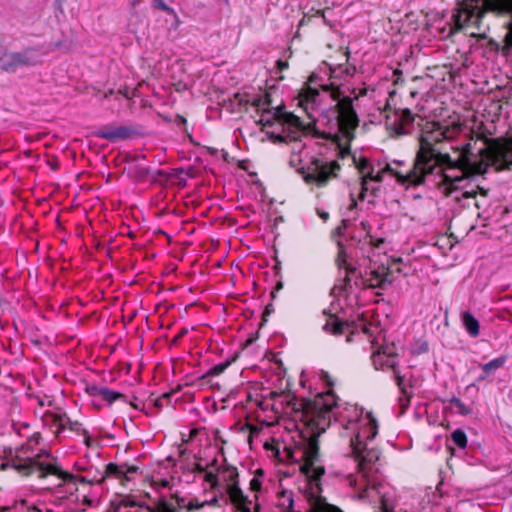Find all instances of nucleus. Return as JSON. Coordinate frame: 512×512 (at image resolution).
Masks as SVG:
<instances>
[{"label": "nucleus", "instance_id": "4", "mask_svg": "<svg viewBox=\"0 0 512 512\" xmlns=\"http://www.w3.org/2000/svg\"><path fill=\"white\" fill-rule=\"evenodd\" d=\"M487 12L512 13V0H462L453 12L451 32L465 30L472 37L486 38L482 21Z\"/></svg>", "mask_w": 512, "mask_h": 512}, {"label": "nucleus", "instance_id": "48", "mask_svg": "<svg viewBox=\"0 0 512 512\" xmlns=\"http://www.w3.org/2000/svg\"><path fill=\"white\" fill-rule=\"evenodd\" d=\"M262 488V481L258 477H253L249 483V489L253 492H259Z\"/></svg>", "mask_w": 512, "mask_h": 512}, {"label": "nucleus", "instance_id": "20", "mask_svg": "<svg viewBox=\"0 0 512 512\" xmlns=\"http://www.w3.org/2000/svg\"><path fill=\"white\" fill-rule=\"evenodd\" d=\"M65 416L66 413L58 414L47 411L44 413L42 420L45 425L49 426L50 428H55L54 433L56 436H58L61 432L64 431Z\"/></svg>", "mask_w": 512, "mask_h": 512}, {"label": "nucleus", "instance_id": "61", "mask_svg": "<svg viewBox=\"0 0 512 512\" xmlns=\"http://www.w3.org/2000/svg\"><path fill=\"white\" fill-rule=\"evenodd\" d=\"M276 66L277 68L280 70V71H283L285 69H287L289 67V64L287 61H283V60H278L276 62Z\"/></svg>", "mask_w": 512, "mask_h": 512}, {"label": "nucleus", "instance_id": "42", "mask_svg": "<svg viewBox=\"0 0 512 512\" xmlns=\"http://www.w3.org/2000/svg\"><path fill=\"white\" fill-rule=\"evenodd\" d=\"M268 138L271 142L278 144V143H288L289 139L285 133L283 134H275V133H269Z\"/></svg>", "mask_w": 512, "mask_h": 512}, {"label": "nucleus", "instance_id": "2", "mask_svg": "<svg viewBox=\"0 0 512 512\" xmlns=\"http://www.w3.org/2000/svg\"><path fill=\"white\" fill-rule=\"evenodd\" d=\"M271 395L283 397L287 407L303 423L301 435L306 443L302 454L303 463L299 470L306 478L307 487H314L317 492H323L321 478L325 474V467L316 465L320 458L319 437L331 425L333 409L338 406V397L332 392L319 393L313 399L276 392Z\"/></svg>", "mask_w": 512, "mask_h": 512}, {"label": "nucleus", "instance_id": "55", "mask_svg": "<svg viewBox=\"0 0 512 512\" xmlns=\"http://www.w3.org/2000/svg\"><path fill=\"white\" fill-rule=\"evenodd\" d=\"M172 498L175 499L177 507L179 510H184L185 499L183 497L178 496L177 494L172 495Z\"/></svg>", "mask_w": 512, "mask_h": 512}, {"label": "nucleus", "instance_id": "17", "mask_svg": "<svg viewBox=\"0 0 512 512\" xmlns=\"http://www.w3.org/2000/svg\"><path fill=\"white\" fill-rule=\"evenodd\" d=\"M325 319V324L323 325V330L331 334L333 336H341L345 334L346 331H349L351 325L348 321L340 319L337 315L323 311Z\"/></svg>", "mask_w": 512, "mask_h": 512}, {"label": "nucleus", "instance_id": "10", "mask_svg": "<svg viewBox=\"0 0 512 512\" xmlns=\"http://www.w3.org/2000/svg\"><path fill=\"white\" fill-rule=\"evenodd\" d=\"M381 170L383 174L389 173L399 185L406 189L423 185L427 177L422 168L417 167L415 159L412 168L405 173L395 169L391 163H387Z\"/></svg>", "mask_w": 512, "mask_h": 512}, {"label": "nucleus", "instance_id": "27", "mask_svg": "<svg viewBox=\"0 0 512 512\" xmlns=\"http://www.w3.org/2000/svg\"><path fill=\"white\" fill-rule=\"evenodd\" d=\"M394 115L405 125L413 124L416 117L409 108L394 109Z\"/></svg>", "mask_w": 512, "mask_h": 512}, {"label": "nucleus", "instance_id": "63", "mask_svg": "<svg viewBox=\"0 0 512 512\" xmlns=\"http://www.w3.org/2000/svg\"><path fill=\"white\" fill-rule=\"evenodd\" d=\"M205 471H206V467L202 466L199 463L195 464V466L191 470L192 473H203Z\"/></svg>", "mask_w": 512, "mask_h": 512}, {"label": "nucleus", "instance_id": "18", "mask_svg": "<svg viewBox=\"0 0 512 512\" xmlns=\"http://www.w3.org/2000/svg\"><path fill=\"white\" fill-rule=\"evenodd\" d=\"M508 360L507 355H501L497 358L492 359L491 361L479 364V367L482 370V374L478 376L477 381L483 382L487 377L494 374L496 370L505 366Z\"/></svg>", "mask_w": 512, "mask_h": 512}, {"label": "nucleus", "instance_id": "62", "mask_svg": "<svg viewBox=\"0 0 512 512\" xmlns=\"http://www.w3.org/2000/svg\"><path fill=\"white\" fill-rule=\"evenodd\" d=\"M356 72V67L355 66H347L344 70H343V73L346 75V76H353Z\"/></svg>", "mask_w": 512, "mask_h": 512}, {"label": "nucleus", "instance_id": "33", "mask_svg": "<svg viewBox=\"0 0 512 512\" xmlns=\"http://www.w3.org/2000/svg\"><path fill=\"white\" fill-rule=\"evenodd\" d=\"M210 504L207 500L199 501L198 498H192L189 502L184 506L185 512H194L195 510H199Z\"/></svg>", "mask_w": 512, "mask_h": 512}, {"label": "nucleus", "instance_id": "64", "mask_svg": "<svg viewBox=\"0 0 512 512\" xmlns=\"http://www.w3.org/2000/svg\"><path fill=\"white\" fill-rule=\"evenodd\" d=\"M505 43L512 47V26L510 27V31L505 36Z\"/></svg>", "mask_w": 512, "mask_h": 512}, {"label": "nucleus", "instance_id": "16", "mask_svg": "<svg viewBox=\"0 0 512 512\" xmlns=\"http://www.w3.org/2000/svg\"><path fill=\"white\" fill-rule=\"evenodd\" d=\"M135 134V131L130 126L110 127L106 126L98 130L95 135L99 138L114 142L121 139H129Z\"/></svg>", "mask_w": 512, "mask_h": 512}, {"label": "nucleus", "instance_id": "28", "mask_svg": "<svg viewBox=\"0 0 512 512\" xmlns=\"http://www.w3.org/2000/svg\"><path fill=\"white\" fill-rule=\"evenodd\" d=\"M337 246H338V253H337L335 263H336L338 269L341 271L344 267H347L351 264L347 261V253H346V249H345L343 243L339 241L337 243Z\"/></svg>", "mask_w": 512, "mask_h": 512}, {"label": "nucleus", "instance_id": "51", "mask_svg": "<svg viewBox=\"0 0 512 512\" xmlns=\"http://www.w3.org/2000/svg\"><path fill=\"white\" fill-rule=\"evenodd\" d=\"M244 428L248 429L250 438H254L255 436H258L261 429L258 426L252 425V424H245Z\"/></svg>", "mask_w": 512, "mask_h": 512}, {"label": "nucleus", "instance_id": "38", "mask_svg": "<svg viewBox=\"0 0 512 512\" xmlns=\"http://www.w3.org/2000/svg\"><path fill=\"white\" fill-rule=\"evenodd\" d=\"M413 397V393L411 391H407L406 394H401L398 398V403L401 409V413H404L408 407L410 406L411 399Z\"/></svg>", "mask_w": 512, "mask_h": 512}, {"label": "nucleus", "instance_id": "25", "mask_svg": "<svg viewBox=\"0 0 512 512\" xmlns=\"http://www.w3.org/2000/svg\"><path fill=\"white\" fill-rule=\"evenodd\" d=\"M387 129L390 132V135L393 137H401L408 134L406 129V125L402 123L399 119H396L393 123L386 122Z\"/></svg>", "mask_w": 512, "mask_h": 512}, {"label": "nucleus", "instance_id": "50", "mask_svg": "<svg viewBox=\"0 0 512 512\" xmlns=\"http://www.w3.org/2000/svg\"><path fill=\"white\" fill-rule=\"evenodd\" d=\"M228 481H229V484L239 483V473H238L237 468L232 467L230 469V474H229V477H228Z\"/></svg>", "mask_w": 512, "mask_h": 512}, {"label": "nucleus", "instance_id": "39", "mask_svg": "<svg viewBox=\"0 0 512 512\" xmlns=\"http://www.w3.org/2000/svg\"><path fill=\"white\" fill-rule=\"evenodd\" d=\"M260 113V119L257 121L258 125H261L262 128L264 127H272L277 120L275 119V116L272 114V117H266L267 114H271L272 112H259Z\"/></svg>", "mask_w": 512, "mask_h": 512}, {"label": "nucleus", "instance_id": "40", "mask_svg": "<svg viewBox=\"0 0 512 512\" xmlns=\"http://www.w3.org/2000/svg\"><path fill=\"white\" fill-rule=\"evenodd\" d=\"M393 374H394L395 383L400 391V394H406V392L409 390L407 388V385L404 382V376L401 375L399 369L395 370L393 372Z\"/></svg>", "mask_w": 512, "mask_h": 512}, {"label": "nucleus", "instance_id": "41", "mask_svg": "<svg viewBox=\"0 0 512 512\" xmlns=\"http://www.w3.org/2000/svg\"><path fill=\"white\" fill-rule=\"evenodd\" d=\"M353 161L359 173L364 174L366 169L369 167V160L366 157H361L359 160L353 157Z\"/></svg>", "mask_w": 512, "mask_h": 512}, {"label": "nucleus", "instance_id": "32", "mask_svg": "<svg viewBox=\"0 0 512 512\" xmlns=\"http://www.w3.org/2000/svg\"><path fill=\"white\" fill-rule=\"evenodd\" d=\"M73 478L72 480H62L64 483H73V484H76L77 482L81 483V484H88V485H94V484H102L103 482H99V478L97 477H92V478H88L86 476H76L74 474H72Z\"/></svg>", "mask_w": 512, "mask_h": 512}, {"label": "nucleus", "instance_id": "15", "mask_svg": "<svg viewBox=\"0 0 512 512\" xmlns=\"http://www.w3.org/2000/svg\"><path fill=\"white\" fill-rule=\"evenodd\" d=\"M394 347H380L372 355V362L377 370L391 369L393 372L398 369L397 354Z\"/></svg>", "mask_w": 512, "mask_h": 512}, {"label": "nucleus", "instance_id": "54", "mask_svg": "<svg viewBox=\"0 0 512 512\" xmlns=\"http://www.w3.org/2000/svg\"><path fill=\"white\" fill-rule=\"evenodd\" d=\"M384 243V239L383 238H377V239H374L372 235H369V244L376 247V248H379L381 247V245Z\"/></svg>", "mask_w": 512, "mask_h": 512}, {"label": "nucleus", "instance_id": "47", "mask_svg": "<svg viewBox=\"0 0 512 512\" xmlns=\"http://www.w3.org/2000/svg\"><path fill=\"white\" fill-rule=\"evenodd\" d=\"M153 512H177L176 509L165 501L160 502Z\"/></svg>", "mask_w": 512, "mask_h": 512}, {"label": "nucleus", "instance_id": "7", "mask_svg": "<svg viewBox=\"0 0 512 512\" xmlns=\"http://www.w3.org/2000/svg\"><path fill=\"white\" fill-rule=\"evenodd\" d=\"M342 166L337 160L326 161L320 158H313L306 167H302L298 172L308 185H315L323 188L333 179L339 177Z\"/></svg>", "mask_w": 512, "mask_h": 512}, {"label": "nucleus", "instance_id": "52", "mask_svg": "<svg viewBox=\"0 0 512 512\" xmlns=\"http://www.w3.org/2000/svg\"><path fill=\"white\" fill-rule=\"evenodd\" d=\"M368 181H374V173L373 171L364 174L361 178V186H368Z\"/></svg>", "mask_w": 512, "mask_h": 512}, {"label": "nucleus", "instance_id": "11", "mask_svg": "<svg viewBox=\"0 0 512 512\" xmlns=\"http://www.w3.org/2000/svg\"><path fill=\"white\" fill-rule=\"evenodd\" d=\"M226 493L229 497L232 505L240 512H259L260 505L258 503V495L254 496L256 501L254 511L250 509V505L252 504V500H250L240 488L239 483L228 484L226 488Z\"/></svg>", "mask_w": 512, "mask_h": 512}, {"label": "nucleus", "instance_id": "53", "mask_svg": "<svg viewBox=\"0 0 512 512\" xmlns=\"http://www.w3.org/2000/svg\"><path fill=\"white\" fill-rule=\"evenodd\" d=\"M153 2L154 6L161 11L168 12L171 10L170 7H168L163 0H153Z\"/></svg>", "mask_w": 512, "mask_h": 512}, {"label": "nucleus", "instance_id": "30", "mask_svg": "<svg viewBox=\"0 0 512 512\" xmlns=\"http://www.w3.org/2000/svg\"><path fill=\"white\" fill-rule=\"evenodd\" d=\"M451 439L457 447H459L461 449L466 448L467 436L463 430H461V429L454 430L451 434Z\"/></svg>", "mask_w": 512, "mask_h": 512}, {"label": "nucleus", "instance_id": "34", "mask_svg": "<svg viewBox=\"0 0 512 512\" xmlns=\"http://www.w3.org/2000/svg\"><path fill=\"white\" fill-rule=\"evenodd\" d=\"M449 402L456 408L458 414L467 416L471 413V409L468 408L461 399L452 397Z\"/></svg>", "mask_w": 512, "mask_h": 512}, {"label": "nucleus", "instance_id": "23", "mask_svg": "<svg viewBox=\"0 0 512 512\" xmlns=\"http://www.w3.org/2000/svg\"><path fill=\"white\" fill-rule=\"evenodd\" d=\"M234 361V359L226 360L224 362L218 363L212 366L206 373L197 378V382L200 384L208 383V380L211 377H216L221 375Z\"/></svg>", "mask_w": 512, "mask_h": 512}, {"label": "nucleus", "instance_id": "12", "mask_svg": "<svg viewBox=\"0 0 512 512\" xmlns=\"http://www.w3.org/2000/svg\"><path fill=\"white\" fill-rule=\"evenodd\" d=\"M33 62L25 52H4L0 57V69L4 72L13 73L18 68L32 65Z\"/></svg>", "mask_w": 512, "mask_h": 512}, {"label": "nucleus", "instance_id": "46", "mask_svg": "<svg viewBox=\"0 0 512 512\" xmlns=\"http://www.w3.org/2000/svg\"><path fill=\"white\" fill-rule=\"evenodd\" d=\"M337 144V147H338V156L342 159H344L345 157H347L348 155H350L351 153V150H350V146H343L342 143H341V138L339 137V142H335Z\"/></svg>", "mask_w": 512, "mask_h": 512}, {"label": "nucleus", "instance_id": "44", "mask_svg": "<svg viewBox=\"0 0 512 512\" xmlns=\"http://www.w3.org/2000/svg\"><path fill=\"white\" fill-rule=\"evenodd\" d=\"M204 480L210 484L212 489L216 488L219 483L217 474H215L213 472H206L205 476H204Z\"/></svg>", "mask_w": 512, "mask_h": 512}, {"label": "nucleus", "instance_id": "9", "mask_svg": "<svg viewBox=\"0 0 512 512\" xmlns=\"http://www.w3.org/2000/svg\"><path fill=\"white\" fill-rule=\"evenodd\" d=\"M352 457L357 461V471L367 477L368 470L372 464L379 460V453L376 450L367 449L366 444L360 439L359 433L350 440Z\"/></svg>", "mask_w": 512, "mask_h": 512}, {"label": "nucleus", "instance_id": "58", "mask_svg": "<svg viewBox=\"0 0 512 512\" xmlns=\"http://www.w3.org/2000/svg\"><path fill=\"white\" fill-rule=\"evenodd\" d=\"M478 195V191L470 190V191H464L461 195L462 199H469V198H475Z\"/></svg>", "mask_w": 512, "mask_h": 512}, {"label": "nucleus", "instance_id": "31", "mask_svg": "<svg viewBox=\"0 0 512 512\" xmlns=\"http://www.w3.org/2000/svg\"><path fill=\"white\" fill-rule=\"evenodd\" d=\"M342 270L345 271V274L342 278V285L341 287L344 289H347L348 287H351V280L352 275H355L357 273V268L353 266L352 264L344 267Z\"/></svg>", "mask_w": 512, "mask_h": 512}, {"label": "nucleus", "instance_id": "6", "mask_svg": "<svg viewBox=\"0 0 512 512\" xmlns=\"http://www.w3.org/2000/svg\"><path fill=\"white\" fill-rule=\"evenodd\" d=\"M40 457L41 454L33 458H15L11 460L10 465L24 477L36 474L40 479L47 478L48 476H55L60 480L74 479L72 473L64 471L57 461L46 463L40 461Z\"/></svg>", "mask_w": 512, "mask_h": 512}, {"label": "nucleus", "instance_id": "21", "mask_svg": "<svg viewBox=\"0 0 512 512\" xmlns=\"http://www.w3.org/2000/svg\"><path fill=\"white\" fill-rule=\"evenodd\" d=\"M461 318L466 332L473 338L478 337L480 334L479 321L468 311L463 312Z\"/></svg>", "mask_w": 512, "mask_h": 512}, {"label": "nucleus", "instance_id": "19", "mask_svg": "<svg viewBox=\"0 0 512 512\" xmlns=\"http://www.w3.org/2000/svg\"><path fill=\"white\" fill-rule=\"evenodd\" d=\"M311 121L304 123L303 134L304 137L311 134L314 138L329 140L332 142H339V134H331L325 131H320L316 127V119L310 118Z\"/></svg>", "mask_w": 512, "mask_h": 512}, {"label": "nucleus", "instance_id": "36", "mask_svg": "<svg viewBox=\"0 0 512 512\" xmlns=\"http://www.w3.org/2000/svg\"><path fill=\"white\" fill-rule=\"evenodd\" d=\"M181 389V386H177L176 389H173L171 390L170 392H165L163 393L160 397H158L156 400H155V403L154 405L157 407V408H163L164 406V402L166 401L167 402V405L169 404V401H170V398L173 394H175L176 392L180 391Z\"/></svg>", "mask_w": 512, "mask_h": 512}, {"label": "nucleus", "instance_id": "56", "mask_svg": "<svg viewBox=\"0 0 512 512\" xmlns=\"http://www.w3.org/2000/svg\"><path fill=\"white\" fill-rule=\"evenodd\" d=\"M283 286H284V284H283V281H282V280L277 281V283H276V285H275L274 289L271 291V294H270L272 299H275V298H276V293H277L278 291L282 290V289H283Z\"/></svg>", "mask_w": 512, "mask_h": 512}, {"label": "nucleus", "instance_id": "59", "mask_svg": "<svg viewBox=\"0 0 512 512\" xmlns=\"http://www.w3.org/2000/svg\"><path fill=\"white\" fill-rule=\"evenodd\" d=\"M150 169L147 167H137V175L140 177H146L150 174Z\"/></svg>", "mask_w": 512, "mask_h": 512}, {"label": "nucleus", "instance_id": "22", "mask_svg": "<svg viewBox=\"0 0 512 512\" xmlns=\"http://www.w3.org/2000/svg\"><path fill=\"white\" fill-rule=\"evenodd\" d=\"M251 105L254 106L257 112H272L273 99L271 93L265 91L262 95L253 98Z\"/></svg>", "mask_w": 512, "mask_h": 512}, {"label": "nucleus", "instance_id": "43", "mask_svg": "<svg viewBox=\"0 0 512 512\" xmlns=\"http://www.w3.org/2000/svg\"><path fill=\"white\" fill-rule=\"evenodd\" d=\"M284 109H285L284 104H279L276 107L273 106V108H272V114L275 116V119L280 124L282 123V119L279 117L290 113V112L284 111Z\"/></svg>", "mask_w": 512, "mask_h": 512}, {"label": "nucleus", "instance_id": "24", "mask_svg": "<svg viewBox=\"0 0 512 512\" xmlns=\"http://www.w3.org/2000/svg\"><path fill=\"white\" fill-rule=\"evenodd\" d=\"M124 466L123 464L118 465L116 463H108L105 467V471L103 472L102 476L99 477V482H104L109 477H115L117 479H120L121 481H124Z\"/></svg>", "mask_w": 512, "mask_h": 512}, {"label": "nucleus", "instance_id": "29", "mask_svg": "<svg viewBox=\"0 0 512 512\" xmlns=\"http://www.w3.org/2000/svg\"><path fill=\"white\" fill-rule=\"evenodd\" d=\"M69 429L71 432H74L77 435H81L82 433H86V429L83 428L82 424L75 420H71L67 415L64 419V430Z\"/></svg>", "mask_w": 512, "mask_h": 512}, {"label": "nucleus", "instance_id": "1", "mask_svg": "<svg viewBox=\"0 0 512 512\" xmlns=\"http://www.w3.org/2000/svg\"><path fill=\"white\" fill-rule=\"evenodd\" d=\"M452 150L458 156L451 157V161L462 163L456 167H450L448 164L433 161L430 163L431 172L428 174L432 175L437 168L439 169L438 174L441 180L437 183V188L445 197L460 190L461 183L465 180L485 174L489 166H495L500 162L512 164V138H488L478 134L475 140L472 137L469 142L453 147Z\"/></svg>", "mask_w": 512, "mask_h": 512}, {"label": "nucleus", "instance_id": "60", "mask_svg": "<svg viewBox=\"0 0 512 512\" xmlns=\"http://www.w3.org/2000/svg\"><path fill=\"white\" fill-rule=\"evenodd\" d=\"M81 436L84 437V444L87 447H91L92 446V438H91L89 432L86 430V433H82Z\"/></svg>", "mask_w": 512, "mask_h": 512}, {"label": "nucleus", "instance_id": "13", "mask_svg": "<svg viewBox=\"0 0 512 512\" xmlns=\"http://www.w3.org/2000/svg\"><path fill=\"white\" fill-rule=\"evenodd\" d=\"M279 118L282 119L283 133L287 135L289 142L301 141L304 137L302 119L294 113L285 114Z\"/></svg>", "mask_w": 512, "mask_h": 512}, {"label": "nucleus", "instance_id": "45", "mask_svg": "<svg viewBox=\"0 0 512 512\" xmlns=\"http://www.w3.org/2000/svg\"><path fill=\"white\" fill-rule=\"evenodd\" d=\"M104 387L98 385H90L86 388V392L93 397H101Z\"/></svg>", "mask_w": 512, "mask_h": 512}, {"label": "nucleus", "instance_id": "5", "mask_svg": "<svg viewBox=\"0 0 512 512\" xmlns=\"http://www.w3.org/2000/svg\"><path fill=\"white\" fill-rule=\"evenodd\" d=\"M323 92L328 93L330 99L336 102L330 108L322 111V117L327 118L329 122L335 120L338 131L348 142L355 139V133L360 124V119L354 108V99L363 97L367 94V88L359 90L354 98L344 95L341 85L335 83L320 85Z\"/></svg>", "mask_w": 512, "mask_h": 512}, {"label": "nucleus", "instance_id": "3", "mask_svg": "<svg viewBox=\"0 0 512 512\" xmlns=\"http://www.w3.org/2000/svg\"><path fill=\"white\" fill-rule=\"evenodd\" d=\"M462 130V124L452 123L449 126H442L439 122H427L422 128V132L419 135V149L416 152L415 160L417 167H421L424 173L428 176L431 172L430 163L433 161H439L450 165V167L460 165L462 162H452L451 155L449 153H442L436 145L442 143L445 140H453L458 133Z\"/></svg>", "mask_w": 512, "mask_h": 512}, {"label": "nucleus", "instance_id": "35", "mask_svg": "<svg viewBox=\"0 0 512 512\" xmlns=\"http://www.w3.org/2000/svg\"><path fill=\"white\" fill-rule=\"evenodd\" d=\"M367 418H368V429H369V434L367 435V438L372 440L378 434V423H377L376 418L372 415L371 412L367 413Z\"/></svg>", "mask_w": 512, "mask_h": 512}, {"label": "nucleus", "instance_id": "57", "mask_svg": "<svg viewBox=\"0 0 512 512\" xmlns=\"http://www.w3.org/2000/svg\"><path fill=\"white\" fill-rule=\"evenodd\" d=\"M275 311V308L272 303L266 305L264 313H263V321H266V317Z\"/></svg>", "mask_w": 512, "mask_h": 512}, {"label": "nucleus", "instance_id": "14", "mask_svg": "<svg viewBox=\"0 0 512 512\" xmlns=\"http://www.w3.org/2000/svg\"><path fill=\"white\" fill-rule=\"evenodd\" d=\"M320 93L311 85H303L297 95L298 106L301 107L308 118H312L311 112L316 110L319 104Z\"/></svg>", "mask_w": 512, "mask_h": 512}, {"label": "nucleus", "instance_id": "8", "mask_svg": "<svg viewBox=\"0 0 512 512\" xmlns=\"http://www.w3.org/2000/svg\"><path fill=\"white\" fill-rule=\"evenodd\" d=\"M402 262L403 260L401 258L394 259L391 265H381L370 271L368 277L362 282L363 287L367 289H385L394 282V273L402 272L400 267Z\"/></svg>", "mask_w": 512, "mask_h": 512}, {"label": "nucleus", "instance_id": "37", "mask_svg": "<svg viewBox=\"0 0 512 512\" xmlns=\"http://www.w3.org/2000/svg\"><path fill=\"white\" fill-rule=\"evenodd\" d=\"M320 379L329 387V389L325 393L332 392L337 397V395L332 389L333 386L335 385V377L332 376L328 371L321 370Z\"/></svg>", "mask_w": 512, "mask_h": 512}, {"label": "nucleus", "instance_id": "49", "mask_svg": "<svg viewBox=\"0 0 512 512\" xmlns=\"http://www.w3.org/2000/svg\"><path fill=\"white\" fill-rule=\"evenodd\" d=\"M123 466H124V470H123L124 471V478L127 481L129 480V478L127 476L128 474L137 473L138 470H139V467L136 466V465H129L127 463H124Z\"/></svg>", "mask_w": 512, "mask_h": 512}, {"label": "nucleus", "instance_id": "26", "mask_svg": "<svg viewBox=\"0 0 512 512\" xmlns=\"http://www.w3.org/2000/svg\"><path fill=\"white\" fill-rule=\"evenodd\" d=\"M100 398L109 404H112L117 400L126 401V396L124 394L114 391V390H111L107 387H104Z\"/></svg>", "mask_w": 512, "mask_h": 512}]
</instances>
